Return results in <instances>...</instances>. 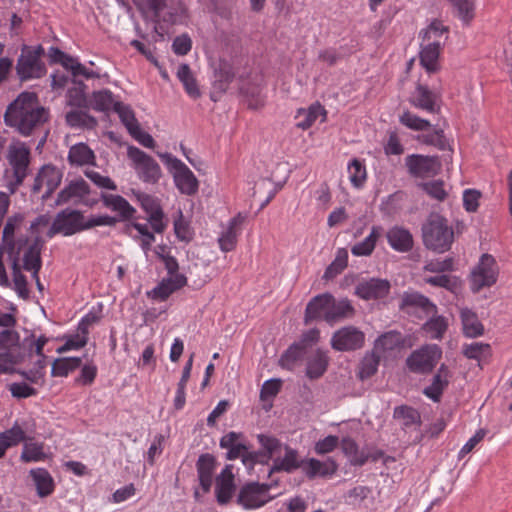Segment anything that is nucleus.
Here are the masks:
<instances>
[{
    "instance_id": "69168bd1",
    "label": "nucleus",
    "mask_w": 512,
    "mask_h": 512,
    "mask_svg": "<svg viewBox=\"0 0 512 512\" xmlns=\"http://www.w3.org/2000/svg\"><path fill=\"white\" fill-rule=\"evenodd\" d=\"M271 459L269 453L263 451H249L243 455V465L250 471L254 468L255 464H267Z\"/></svg>"
},
{
    "instance_id": "5701e85b",
    "label": "nucleus",
    "mask_w": 512,
    "mask_h": 512,
    "mask_svg": "<svg viewBox=\"0 0 512 512\" xmlns=\"http://www.w3.org/2000/svg\"><path fill=\"white\" fill-rule=\"evenodd\" d=\"M337 470L338 465L332 458H328L326 461H320L316 458L305 459L303 466V473L308 479L330 477L334 475Z\"/></svg>"
},
{
    "instance_id": "de8ad7c7",
    "label": "nucleus",
    "mask_w": 512,
    "mask_h": 512,
    "mask_svg": "<svg viewBox=\"0 0 512 512\" xmlns=\"http://www.w3.org/2000/svg\"><path fill=\"white\" fill-rule=\"evenodd\" d=\"M393 417L403 421L404 427H410L413 424H420V413L413 407L401 405L394 409Z\"/></svg>"
},
{
    "instance_id": "052dcab7",
    "label": "nucleus",
    "mask_w": 512,
    "mask_h": 512,
    "mask_svg": "<svg viewBox=\"0 0 512 512\" xmlns=\"http://www.w3.org/2000/svg\"><path fill=\"white\" fill-rule=\"evenodd\" d=\"M399 121L402 125L414 131H425L431 126L428 120L420 118L410 111H405L400 116Z\"/></svg>"
},
{
    "instance_id": "412c9836",
    "label": "nucleus",
    "mask_w": 512,
    "mask_h": 512,
    "mask_svg": "<svg viewBox=\"0 0 512 512\" xmlns=\"http://www.w3.org/2000/svg\"><path fill=\"white\" fill-rule=\"evenodd\" d=\"M186 284L187 278L185 275L166 277L151 291L147 292V296L151 299L165 301L172 293L183 288Z\"/></svg>"
},
{
    "instance_id": "e433bc0d",
    "label": "nucleus",
    "mask_w": 512,
    "mask_h": 512,
    "mask_svg": "<svg viewBox=\"0 0 512 512\" xmlns=\"http://www.w3.org/2000/svg\"><path fill=\"white\" fill-rule=\"evenodd\" d=\"M30 475L40 497H46L52 493L54 482L49 472L43 468H36L30 471Z\"/></svg>"
},
{
    "instance_id": "4468645a",
    "label": "nucleus",
    "mask_w": 512,
    "mask_h": 512,
    "mask_svg": "<svg viewBox=\"0 0 512 512\" xmlns=\"http://www.w3.org/2000/svg\"><path fill=\"white\" fill-rule=\"evenodd\" d=\"M408 173L416 178H431L438 175L442 169L439 156L411 154L405 158Z\"/></svg>"
},
{
    "instance_id": "2eb2a0df",
    "label": "nucleus",
    "mask_w": 512,
    "mask_h": 512,
    "mask_svg": "<svg viewBox=\"0 0 512 512\" xmlns=\"http://www.w3.org/2000/svg\"><path fill=\"white\" fill-rule=\"evenodd\" d=\"M62 176L61 169L53 165H44L35 177L32 193L39 194L44 201L48 200L51 193L60 185Z\"/></svg>"
},
{
    "instance_id": "bf43d9fd",
    "label": "nucleus",
    "mask_w": 512,
    "mask_h": 512,
    "mask_svg": "<svg viewBox=\"0 0 512 512\" xmlns=\"http://www.w3.org/2000/svg\"><path fill=\"white\" fill-rule=\"evenodd\" d=\"M25 440L24 430L17 424L13 425L10 429L0 433V442H2L6 449L18 445Z\"/></svg>"
},
{
    "instance_id": "603ef678",
    "label": "nucleus",
    "mask_w": 512,
    "mask_h": 512,
    "mask_svg": "<svg viewBox=\"0 0 512 512\" xmlns=\"http://www.w3.org/2000/svg\"><path fill=\"white\" fill-rule=\"evenodd\" d=\"M449 2L462 22L469 24L474 18L475 6L473 0H449Z\"/></svg>"
},
{
    "instance_id": "39448f33",
    "label": "nucleus",
    "mask_w": 512,
    "mask_h": 512,
    "mask_svg": "<svg viewBox=\"0 0 512 512\" xmlns=\"http://www.w3.org/2000/svg\"><path fill=\"white\" fill-rule=\"evenodd\" d=\"M6 160L12 171V178L5 185L10 194H14L29 173L30 148L25 142L12 140L6 151Z\"/></svg>"
},
{
    "instance_id": "bb28decb",
    "label": "nucleus",
    "mask_w": 512,
    "mask_h": 512,
    "mask_svg": "<svg viewBox=\"0 0 512 512\" xmlns=\"http://www.w3.org/2000/svg\"><path fill=\"white\" fill-rule=\"evenodd\" d=\"M386 238L389 245L398 252H409L413 248V236L409 230L400 227L393 226L386 233Z\"/></svg>"
},
{
    "instance_id": "0eeeda50",
    "label": "nucleus",
    "mask_w": 512,
    "mask_h": 512,
    "mask_svg": "<svg viewBox=\"0 0 512 512\" xmlns=\"http://www.w3.org/2000/svg\"><path fill=\"white\" fill-rule=\"evenodd\" d=\"M45 50L41 45L24 46L17 61V75L22 81L38 79L46 74V67L42 61Z\"/></svg>"
},
{
    "instance_id": "1a4fd4ad",
    "label": "nucleus",
    "mask_w": 512,
    "mask_h": 512,
    "mask_svg": "<svg viewBox=\"0 0 512 512\" xmlns=\"http://www.w3.org/2000/svg\"><path fill=\"white\" fill-rule=\"evenodd\" d=\"M441 356L442 351L437 345H424L406 358V366L413 373L429 374L436 367Z\"/></svg>"
},
{
    "instance_id": "a878e982",
    "label": "nucleus",
    "mask_w": 512,
    "mask_h": 512,
    "mask_svg": "<svg viewBox=\"0 0 512 512\" xmlns=\"http://www.w3.org/2000/svg\"><path fill=\"white\" fill-rule=\"evenodd\" d=\"M103 205L119 213V220L126 221L134 217L135 208L121 195L101 193Z\"/></svg>"
},
{
    "instance_id": "393cba45",
    "label": "nucleus",
    "mask_w": 512,
    "mask_h": 512,
    "mask_svg": "<svg viewBox=\"0 0 512 512\" xmlns=\"http://www.w3.org/2000/svg\"><path fill=\"white\" fill-rule=\"evenodd\" d=\"M304 463L305 459H299L297 450L285 446V455L282 458L278 457L274 459L273 466L269 471V476L274 472L292 473L299 468L303 469Z\"/></svg>"
},
{
    "instance_id": "6ab92c4d",
    "label": "nucleus",
    "mask_w": 512,
    "mask_h": 512,
    "mask_svg": "<svg viewBox=\"0 0 512 512\" xmlns=\"http://www.w3.org/2000/svg\"><path fill=\"white\" fill-rule=\"evenodd\" d=\"M99 320L100 317L93 312L86 314L79 322L76 333L66 335V351L84 347L88 341L90 327L98 323Z\"/></svg>"
},
{
    "instance_id": "f257e3e1",
    "label": "nucleus",
    "mask_w": 512,
    "mask_h": 512,
    "mask_svg": "<svg viewBox=\"0 0 512 512\" xmlns=\"http://www.w3.org/2000/svg\"><path fill=\"white\" fill-rule=\"evenodd\" d=\"M3 118L6 126L28 137L48 120V112L36 93L25 91L7 106Z\"/></svg>"
},
{
    "instance_id": "20e7f679",
    "label": "nucleus",
    "mask_w": 512,
    "mask_h": 512,
    "mask_svg": "<svg viewBox=\"0 0 512 512\" xmlns=\"http://www.w3.org/2000/svg\"><path fill=\"white\" fill-rule=\"evenodd\" d=\"M422 239L427 249L444 253L451 248L454 232L446 218L438 213H431L422 225Z\"/></svg>"
},
{
    "instance_id": "a211bd4d",
    "label": "nucleus",
    "mask_w": 512,
    "mask_h": 512,
    "mask_svg": "<svg viewBox=\"0 0 512 512\" xmlns=\"http://www.w3.org/2000/svg\"><path fill=\"white\" fill-rule=\"evenodd\" d=\"M330 301H333V295L328 292L314 296L306 305L304 323L308 325L317 320L326 321V314L330 308Z\"/></svg>"
},
{
    "instance_id": "dca6fc26",
    "label": "nucleus",
    "mask_w": 512,
    "mask_h": 512,
    "mask_svg": "<svg viewBox=\"0 0 512 512\" xmlns=\"http://www.w3.org/2000/svg\"><path fill=\"white\" fill-rule=\"evenodd\" d=\"M388 280L371 278L358 283L355 287V294L364 300H376L386 297L390 292Z\"/></svg>"
},
{
    "instance_id": "0e129e2a",
    "label": "nucleus",
    "mask_w": 512,
    "mask_h": 512,
    "mask_svg": "<svg viewBox=\"0 0 512 512\" xmlns=\"http://www.w3.org/2000/svg\"><path fill=\"white\" fill-rule=\"evenodd\" d=\"M133 193L140 202L141 208L148 214V217L151 214H155L156 211H163L158 198L140 191Z\"/></svg>"
},
{
    "instance_id": "ea45409f",
    "label": "nucleus",
    "mask_w": 512,
    "mask_h": 512,
    "mask_svg": "<svg viewBox=\"0 0 512 512\" xmlns=\"http://www.w3.org/2000/svg\"><path fill=\"white\" fill-rule=\"evenodd\" d=\"M66 123L71 127L94 129L98 122L86 110H72L66 113Z\"/></svg>"
},
{
    "instance_id": "09e8293b",
    "label": "nucleus",
    "mask_w": 512,
    "mask_h": 512,
    "mask_svg": "<svg viewBox=\"0 0 512 512\" xmlns=\"http://www.w3.org/2000/svg\"><path fill=\"white\" fill-rule=\"evenodd\" d=\"M48 342V338L44 335L39 337H35V335H31L30 337H26L24 339V345L27 346L30 352L34 351L37 356L41 357L38 360L37 364L39 370L43 369L46 366V357L43 355V348L45 344Z\"/></svg>"
},
{
    "instance_id": "4d7b16f0",
    "label": "nucleus",
    "mask_w": 512,
    "mask_h": 512,
    "mask_svg": "<svg viewBox=\"0 0 512 512\" xmlns=\"http://www.w3.org/2000/svg\"><path fill=\"white\" fill-rule=\"evenodd\" d=\"M304 353V349L302 348L301 344H297L296 342L293 343L288 347V349L281 355L279 359V364L283 368H287L291 370L296 363L297 360H299Z\"/></svg>"
},
{
    "instance_id": "c03bdc74",
    "label": "nucleus",
    "mask_w": 512,
    "mask_h": 512,
    "mask_svg": "<svg viewBox=\"0 0 512 512\" xmlns=\"http://www.w3.org/2000/svg\"><path fill=\"white\" fill-rule=\"evenodd\" d=\"M298 114L299 116H303L304 119L297 123V127L306 130L313 125L320 115L326 116V110L320 103H315L312 104L308 110L300 109Z\"/></svg>"
},
{
    "instance_id": "5fc2aeb1",
    "label": "nucleus",
    "mask_w": 512,
    "mask_h": 512,
    "mask_svg": "<svg viewBox=\"0 0 512 512\" xmlns=\"http://www.w3.org/2000/svg\"><path fill=\"white\" fill-rule=\"evenodd\" d=\"M114 112L118 114L122 124L126 127L129 133L134 130L135 127L139 126L138 120L130 106L125 105L122 102H116Z\"/></svg>"
},
{
    "instance_id": "ddd939ff",
    "label": "nucleus",
    "mask_w": 512,
    "mask_h": 512,
    "mask_svg": "<svg viewBox=\"0 0 512 512\" xmlns=\"http://www.w3.org/2000/svg\"><path fill=\"white\" fill-rule=\"evenodd\" d=\"M330 344L334 350L339 352L356 351L363 348L365 334L355 326H344L332 334Z\"/></svg>"
},
{
    "instance_id": "3c124183",
    "label": "nucleus",
    "mask_w": 512,
    "mask_h": 512,
    "mask_svg": "<svg viewBox=\"0 0 512 512\" xmlns=\"http://www.w3.org/2000/svg\"><path fill=\"white\" fill-rule=\"evenodd\" d=\"M46 454L43 450V445L37 442H26L23 446V450L20 459L23 462H39L43 461Z\"/></svg>"
},
{
    "instance_id": "680f3d73",
    "label": "nucleus",
    "mask_w": 512,
    "mask_h": 512,
    "mask_svg": "<svg viewBox=\"0 0 512 512\" xmlns=\"http://www.w3.org/2000/svg\"><path fill=\"white\" fill-rule=\"evenodd\" d=\"M425 282L435 287L445 288L453 293H456L460 287L457 277H451L444 274L425 278Z\"/></svg>"
},
{
    "instance_id": "c9c22d12",
    "label": "nucleus",
    "mask_w": 512,
    "mask_h": 512,
    "mask_svg": "<svg viewBox=\"0 0 512 512\" xmlns=\"http://www.w3.org/2000/svg\"><path fill=\"white\" fill-rule=\"evenodd\" d=\"M41 268V256H38L37 248L28 250L27 254L21 258V271L25 270L30 272L35 279L38 290L42 291L43 286L40 282L38 272Z\"/></svg>"
},
{
    "instance_id": "79ce46f5",
    "label": "nucleus",
    "mask_w": 512,
    "mask_h": 512,
    "mask_svg": "<svg viewBox=\"0 0 512 512\" xmlns=\"http://www.w3.org/2000/svg\"><path fill=\"white\" fill-rule=\"evenodd\" d=\"M348 264V253L345 249H339L335 259L331 262V264L326 268L323 279L332 280L336 276L342 273V271L347 267Z\"/></svg>"
},
{
    "instance_id": "f8f14e48",
    "label": "nucleus",
    "mask_w": 512,
    "mask_h": 512,
    "mask_svg": "<svg viewBox=\"0 0 512 512\" xmlns=\"http://www.w3.org/2000/svg\"><path fill=\"white\" fill-rule=\"evenodd\" d=\"M498 268L494 257L490 254H483L479 263L471 272V290L478 293L484 287H490L497 281Z\"/></svg>"
},
{
    "instance_id": "cd10ccee",
    "label": "nucleus",
    "mask_w": 512,
    "mask_h": 512,
    "mask_svg": "<svg viewBox=\"0 0 512 512\" xmlns=\"http://www.w3.org/2000/svg\"><path fill=\"white\" fill-rule=\"evenodd\" d=\"M330 302V308L326 314V322L328 324H334L345 319H350L355 315V308L348 298H341L337 300L333 296V301Z\"/></svg>"
},
{
    "instance_id": "6e6552de",
    "label": "nucleus",
    "mask_w": 512,
    "mask_h": 512,
    "mask_svg": "<svg viewBox=\"0 0 512 512\" xmlns=\"http://www.w3.org/2000/svg\"><path fill=\"white\" fill-rule=\"evenodd\" d=\"M162 162L173 174L176 187L182 194L192 196L198 192L199 182L193 172L170 153H158Z\"/></svg>"
},
{
    "instance_id": "6e6d98bb",
    "label": "nucleus",
    "mask_w": 512,
    "mask_h": 512,
    "mask_svg": "<svg viewBox=\"0 0 512 512\" xmlns=\"http://www.w3.org/2000/svg\"><path fill=\"white\" fill-rule=\"evenodd\" d=\"M417 140L423 144L435 146L442 151L450 150V145L442 129H436L433 133L419 135Z\"/></svg>"
},
{
    "instance_id": "f3484780",
    "label": "nucleus",
    "mask_w": 512,
    "mask_h": 512,
    "mask_svg": "<svg viewBox=\"0 0 512 512\" xmlns=\"http://www.w3.org/2000/svg\"><path fill=\"white\" fill-rule=\"evenodd\" d=\"M406 337L397 330H390L379 335L373 344V349L379 354L386 356L395 351H400L406 346Z\"/></svg>"
},
{
    "instance_id": "37998d69",
    "label": "nucleus",
    "mask_w": 512,
    "mask_h": 512,
    "mask_svg": "<svg viewBox=\"0 0 512 512\" xmlns=\"http://www.w3.org/2000/svg\"><path fill=\"white\" fill-rule=\"evenodd\" d=\"M379 237V227L373 226L370 234L361 242L355 244L351 252L355 256H368L370 255L376 245Z\"/></svg>"
},
{
    "instance_id": "49530a36",
    "label": "nucleus",
    "mask_w": 512,
    "mask_h": 512,
    "mask_svg": "<svg viewBox=\"0 0 512 512\" xmlns=\"http://www.w3.org/2000/svg\"><path fill=\"white\" fill-rule=\"evenodd\" d=\"M87 225L88 220L85 219L81 212L77 210L66 212V236L90 229Z\"/></svg>"
},
{
    "instance_id": "a19ab883",
    "label": "nucleus",
    "mask_w": 512,
    "mask_h": 512,
    "mask_svg": "<svg viewBox=\"0 0 512 512\" xmlns=\"http://www.w3.org/2000/svg\"><path fill=\"white\" fill-rule=\"evenodd\" d=\"M431 315V318L423 325V330L432 339H442L448 328V322L443 316Z\"/></svg>"
},
{
    "instance_id": "e2e57ef3",
    "label": "nucleus",
    "mask_w": 512,
    "mask_h": 512,
    "mask_svg": "<svg viewBox=\"0 0 512 512\" xmlns=\"http://www.w3.org/2000/svg\"><path fill=\"white\" fill-rule=\"evenodd\" d=\"M348 171L350 174V181L352 185L356 188H360L363 186L366 180V168L358 159H353L348 166Z\"/></svg>"
},
{
    "instance_id": "774afa93",
    "label": "nucleus",
    "mask_w": 512,
    "mask_h": 512,
    "mask_svg": "<svg viewBox=\"0 0 512 512\" xmlns=\"http://www.w3.org/2000/svg\"><path fill=\"white\" fill-rule=\"evenodd\" d=\"M97 375V367L94 364H85L82 366L80 374L75 378L74 383L79 386L91 385Z\"/></svg>"
},
{
    "instance_id": "8fccbe9b",
    "label": "nucleus",
    "mask_w": 512,
    "mask_h": 512,
    "mask_svg": "<svg viewBox=\"0 0 512 512\" xmlns=\"http://www.w3.org/2000/svg\"><path fill=\"white\" fill-rule=\"evenodd\" d=\"M236 490V485L234 481L216 479L215 486V495L217 502L220 505H226L230 502L234 492Z\"/></svg>"
},
{
    "instance_id": "f704fd0d",
    "label": "nucleus",
    "mask_w": 512,
    "mask_h": 512,
    "mask_svg": "<svg viewBox=\"0 0 512 512\" xmlns=\"http://www.w3.org/2000/svg\"><path fill=\"white\" fill-rule=\"evenodd\" d=\"M95 155L85 143H78L70 147L68 161L71 165L83 166L93 164Z\"/></svg>"
},
{
    "instance_id": "9d476101",
    "label": "nucleus",
    "mask_w": 512,
    "mask_h": 512,
    "mask_svg": "<svg viewBox=\"0 0 512 512\" xmlns=\"http://www.w3.org/2000/svg\"><path fill=\"white\" fill-rule=\"evenodd\" d=\"M277 484L278 481H275L273 484L246 483L240 488L236 502L246 510L260 508L273 499V497L268 495V492L273 485Z\"/></svg>"
},
{
    "instance_id": "473e14b6",
    "label": "nucleus",
    "mask_w": 512,
    "mask_h": 512,
    "mask_svg": "<svg viewBox=\"0 0 512 512\" xmlns=\"http://www.w3.org/2000/svg\"><path fill=\"white\" fill-rule=\"evenodd\" d=\"M177 78L183 84L186 93L193 99L201 97V91L198 87L197 80L187 63L179 65L177 70Z\"/></svg>"
},
{
    "instance_id": "2f4dec72",
    "label": "nucleus",
    "mask_w": 512,
    "mask_h": 512,
    "mask_svg": "<svg viewBox=\"0 0 512 512\" xmlns=\"http://www.w3.org/2000/svg\"><path fill=\"white\" fill-rule=\"evenodd\" d=\"M463 326V333L466 337L476 338L484 333V327L478 320L477 314L468 308H464L460 313Z\"/></svg>"
},
{
    "instance_id": "c756f323",
    "label": "nucleus",
    "mask_w": 512,
    "mask_h": 512,
    "mask_svg": "<svg viewBox=\"0 0 512 512\" xmlns=\"http://www.w3.org/2000/svg\"><path fill=\"white\" fill-rule=\"evenodd\" d=\"M329 365L327 352L317 349L315 353L308 358L306 366V376L315 380L323 376Z\"/></svg>"
},
{
    "instance_id": "9b49d317",
    "label": "nucleus",
    "mask_w": 512,
    "mask_h": 512,
    "mask_svg": "<svg viewBox=\"0 0 512 512\" xmlns=\"http://www.w3.org/2000/svg\"><path fill=\"white\" fill-rule=\"evenodd\" d=\"M127 155L133 161L134 167L139 178L150 184H155L161 178V168L159 164L147 153L135 146H129Z\"/></svg>"
},
{
    "instance_id": "7ed1b4c3",
    "label": "nucleus",
    "mask_w": 512,
    "mask_h": 512,
    "mask_svg": "<svg viewBox=\"0 0 512 512\" xmlns=\"http://www.w3.org/2000/svg\"><path fill=\"white\" fill-rule=\"evenodd\" d=\"M98 77L97 72L88 69L85 65L80 63L78 58L66 54L67 104L75 107H87V86L84 84V80Z\"/></svg>"
},
{
    "instance_id": "338daca9",
    "label": "nucleus",
    "mask_w": 512,
    "mask_h": 512,
    "mask_svg": "<svg viewBox=\"0 0 512 512\" xmlns=\"http://www.w3.org/2000/svg\"><path fill=\"white\" fill-rule=\"evenodd\" d=\"M90 189L88 183L80 178L74 181H71L66 186V201L73 197L82 198L85 195L89 194Z\"/></svg>"
},
{
    "instance_id": "c85d7f7f",
    "label": "nucleus",
    "mask_w": 512,
    "mask_h": 512,
    "mask_svg": "<svg viewBox=\"0 0 512 512\" xmlns=\"http://www.w3.org/2000/svg\"><path fill=\"white\" fill-rule=\"evenodd\" d=\"M234 78L235 73L232 65L225 60H220L214 70L213 89L217 90L218 94H224Z\"/></svg>"
},
{
    "instance_id": "aec40b11",
    "label": "nucleus",
    "mask_w": 512,
    "mask_h": 512,
    "mask_svg": "<svg viewBox=\"0 0 512 512\" xmlns=\"http://www.w3.org/2000/svg\"><path fill=\"white\" fill-rule=\"evenodd\" d=\"M437 95L430 90L427 85L417 83L415 91L409 99L414 107L427 111L429 113H437L440 107L436 103Z\"/></svg>"
},
{
    "instance_id": "b1692460",
    "label": "nucleus",
    "mask_w": 512,
    "mask_h": 512,
    "mask_svg": "<svg viewBox=\"0 0 512 512\" xmlns=\"http://www.w3.org/2000/svg\"><path fill=\"white\" fill-rule=\"evenodd\" d=\"M442 42L440 39L426 43H421V51L419 53L420 64L431 74L440 69L438 59L440 55Z\"/></svg>"
},
{
    "instance_id": "13d9d810",
    "label": "nucleus",
    "mask_w": 512,
    "mask_h": 512,
    "mask_svg": "<svg viewBox=\"0 0 512 512\" xmlns=\"http://www.w3.org/2000/svg\"><path fill=\"white\" fill-rule=\"evenodd\" d=\"M448 384V379L441 378L440 375H434L432 383L424 388L423 394L434 402H439Z\"/></svg>"
},
{
    "instance_id": "a18cd8bd",
    "label": "nucleus",
    "mask_w": 512,
    "mask_h": 512,
    "mask_svg": "<svg viewBox=\"0 0 512 512\" xmlns=\"http://www.w3.org/2000/svg\"><path fill=\"white\" fill-rule=\"evenodd\" d=\"M448 27L444 26L441 21L434 20L431 24L423 30L420 35L422 36V42H432L435 39H440L442 44L447 39Z\"/></svg>"
},
{
    "instance_id": "4c0bfd02",
    "label": "nucleus",
    "mask_w": 512,
    "mask_h": 512,
    "mask_svg": "<svg viewBox=\"0 0 512 512\" xmlns=\"http://www.w3.org/2000/svg\"><path fill=\"white\" fill-rule=\"evenodd\" d=\"M381 355H379L374 349L370 352H366L362 358L359 369L358 377L360 380H366L376 374L380 363Z\"/></svg>"
},
{
    "instance_id": "72a5a7b5",
    "label": "nucleus",
    "mask_w": 512,
    "mask_h": 512,
    "mask_svg": "<svg viewBox=\"0 0 512 512\" xmlns=\"http://www.w3.org/2000/svg\"><path fill=\"white\" fill-rule=\"evenodd\" d=\"M116 102L117 101L114 100L113 93L110 90L103 89L94 91L92 94V100H88V106L83 108L88 109L91 107L98 112H109L110 110L114 111Z\"/></svg>"
},
{
    "instance_id": "423d86ee",
    "label": "nucleus",
    "mask_w": 512,
    "mask_h": 512,
    "mask_svg": "<svg viewBox=\"0 0 512 512\" xmlns=\"http://www.w3.org/2000/svg\"><path fill=\"white\" fill-rule=\"evenodd\" d=\"M63 230L64 210L59 211L53 221L48 214L39 215L30 224V235L34 239L32 242L26 239L23 255L27 254L28 250L37 248L38 256H41L43 244Z\"/></svg>"
},
{
    "instance_id": "864d4df0",
    "label": "nucleus",
    "mask_w": 512,
    "mask_h": 512,
    "mask_svg": "<svg viewBox=\"0 0 512 512\" xmlns=\"http://www.w3.org/2000/svg\"><path fill=\"white\" fill-rule=\"evenodd\" d=\"M178 216L174 220V232L178 240L189 243L194 237V231L189 222L184 219L181 210L177 212Z\"/></svg>"
},
{
    "instance_id": "7c9ffc66",
    "label": "nucleus",
    "mask_w": 512,
    "mask_h": 512,
    "mask_svg": "<svg viewBox=\"0 0 512 512\" xmlns=\"http://www.w3.org/2000/svg\"><path fill=\"white\" fill-rule=\"evenodd\" d=\"M417 307L422 309L424 313L437 314V307L430 299L418 292L405 293L402 297L400 308Z\"/></svg>"
},
{
    "instance_id": "f03ea898",
    "label": "nucleus",
    "mask_w": 512,
    "mask_h": 512,
    "mask_svg": "<svg viewBox=\"0 0 512 512\" xmlns=\"http://www.w3.org/2000/svg\"><path fill=\"white\" fill-rule=\"evenodd\" d=\"M24 217L22 214L10 216L3 228L0 249L8 255L11 271H13L14 291L21 299L29 298L26 277L21 273V258L26 248V239H15V231L19 228Z\"/></svg>"
},
{
    "instance_id": "58836bf2",
    "label": "nucleus",
    "mask_w": 512,
    "mask_h": 512,
    "mask_svg": "<svg viewBox=\"0 0 512 512\" xmlns=\"http://www.w3.org/2000/svg\"><path fill=\"white\" fill-rule=\"evenodd\" d=\"M339 443L343 453L349 458L352 465L362 466L367 462L369 456L359 450L355 440L350 437H344Z\"/></svg>"
},
{
    "instance_id": "4be33fe9",
    "label": "nucleus",
    "mask_w": 512,
    "mask_h": 512,
    "mask_svg": "<svg viewBox=\"0 0 512 512\" xmlns=\"http://www.w3.org/2000/svg\"><path fill=\"white\" fill-rule=\"evenodd\" d=\"M216 465V458L210 453L201 454L196 462L199 483L204 493L210 491Z\"/></svg>"
}]
</instances>
